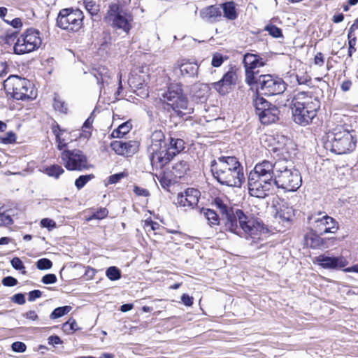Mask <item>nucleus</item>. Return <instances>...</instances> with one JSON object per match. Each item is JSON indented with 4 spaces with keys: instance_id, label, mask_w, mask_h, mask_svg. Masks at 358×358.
I'll list each match as a JSON object with an SVG mask.
<instances>
[{
    "instance_id": "nucleus-48",
    "label": "nucleus",
    "mask_w": 358,
    "mask_h": 358,
    "mask_svg": "<svg viewBox=\"0 0 358 358\" xmlns=\"http://www.w3.org/2000/svg\"><path fill=\"white\" fill-rule=\"evenodd\" d=\"M41 225L42 227L48 228L49 230H52L56 227L55 222L49 218L42 219L41 221Z\"/></svg>"
},
{
    "instance_id": "nucleus-5",
    "label": "nucleus",
    "mask_w": 358,
    "mask_h": 358,
    "mask_svg": "<svg viewBox=\"0 0 358 358\" xmlns=\"http://www.w3.org/2000/svg\"><path fill=\"white\" fill-rule=\"evenodd\" d=\"M272 182L273 185L286 192H295L301 185L302 179L299 171L294 169L291 161L279 159L271 162Z\"/></svg>"
},
{
    "instance_id": "nucleus-2",
    "label": "nucleus",
    "mask_w": 358,
    "mask_h": 358,
    "mask_svg": "<svg viewBox=\"0 0 358 358\" xmlns=\"http://www.w3.org/2000/svg\"><path fill=\"white\" fill-rule=\"evenodd\" d=\"M216 203L223 215H225L226 229L238 236H243L247 240H251V245L261 240L265 231L262 222L251 215H245L239 209L234 213L221 201Z\"/></svg>"
},
{
    "instance_id": "nucleus-11",
    "label": "nucleus",
    "mask_w": 358,
    "mask_h": 358,
    "mask_svg": "<svg viewBox=\"0 0 358 358\" xmlns=\"http://www.w3.org/2000/svg\"><path fill=\"white\" fill-rule=\"evenodd\" d=\"M84 15L79 9H62L57 17V25L69 31H78L83 25Z\"/></svg>"
},
{
    "instance_id": "nucleus-39",
    "label": "nucleus",
    "mask_w": 358,
    "mask_h": 358,
    "mask_svg": "<svg viewBox=\"0 0 358 358\" xmlns=\"http://www.w3.org/2000/svg\"><path fill=\"white\" fill-rule=\"evenodd\" d=\"M106 275L110 280H117L121 278L120 270L115 266H110L106 270Z\"/></svg>"
},
{
    "instance_id": "nucleus-18",
    "label": "nucleus",
    "mask_w": 358,
    "mask_h": 358,
    "mask_svg": "<svg viewBox=\"0 0 358 358\" xmlns=\"http://www.w3.org/2000/svg\"><path fill=\"white\" fill-rule=\"evenodd\" d=\"M150 155V159L152 166L154 167L162 168L167 164L174 157V153L171 152L166 144L152 151L148 150Z\"/></svg>"
},
{
    "instance_id": "nucleus-52",
    "label": "nucleus",
    "mask_w": 358,
    "mask_h": 358,
    "mask_svg": "<svg viewBox=\"0 0 358 358\" xmlns=\"http://www.w3.org/2000/svg\"><path fill=\"white\" fill-rule=\"evenodd\" d=\"M13 223L11 217L5 213L0 212V226L9 225Z\"/></svg>"
},
{
    "instance_id": "nucleus-3",
    "label": "nucleus",
    "mask_w": 358,
    "mask_h": 358,
    "mask_svg": "<svg viewBox=\"0 0 358 358\" xmlns=\"http://www.w3.org/2000/svg\"><path fill=\"white\" fill-rule=\"evenodd\" d=\"M210 168L214 178L222 185L240 187L245 180L243 168L235 157H220L211 162Z\"/></svg>"
},
{
    "instance_id": "nucleus-8",
    "label": "nucleus",
    "mask_w": 358,
    "mask_h": 358,
    "mask_svg": "<svg viewBox=\"0 0 358 358\" xmlns=\"http://www.w3.org/2000/svg\"><path fill=\"white\" fill-rule=\"evenodd\" d=\"M131 0H117L109 4L104 17L106 22L113 28L121 29L128 34L131 29L133 15L129 10Z\"/></svg>"
},
{
    "instance_id": "nucleus-26",
    "label": "nucleus",
    "mask_w": 358,
    "mask_h": 358,
    "mask_svg": "<svg viewBox=\"0 0 358 358\" xmlns=\"http://www.w3.org/2000/svg\"><path fill=\"white\" fill-rule=\"evenodd\" d=\"M94 77L97 80L98 84L101 85L100 89L106 84L109 85L111 79V73L106 66H99L94 70Z\"/></svg>"
},
{
    "instance_id": "nucleus-46",
    "label": "nucleus",
    "mask_w": 358,
    "mask_h": 358,
    "mask_svg": "<svg viewBox=\"0 0 358 358\" xmlns=\"http://www.w3.org/2000/svg\"><path fill=\"white\" fill-rule=\"evenodd\" d=\"M16 136L13 131L8 132L4 137L1 138V142L3 144H10L15 142Z\"/></svg>"
},
{
    "instance_id": "nucleus-4",
    "label": "nucleus",
    "mask_w": 358,
    "mask_h": 358,
    "mask_svg": "<svg viewBox=\"0 0 358 358\" xmlns=\"http://www.w3.org/2000/svg\"><path fill=\"white\" fill-rule=\"evenodd\" d=\"M318 98L308 92H298L292 100V115L293 121L301 126H306L312 122L320 109Z\"/></svg>"
},
{
    "instance_id": "nucleus-61",
    "label": "nucleus",
    "mask_w": 358,
    "mask_h": 358,
    "mask_svg": "<svg viewBox=\"0 0 358 358\" xmlns=\"http://www.w3.org/2000/svg\"><path fill=\"white\" fill-rule=\"evenodd\" d=\"M193 297L187 294H183L181 296L182 303L187 306H191L193 304Z\"/></svg>"
},
{
    "instance_id": "nucleus-54",
    "label": "nucleus",
    "mask_w": 358,
    "mask_h": 358,
    "mask_svg": "<svg viewBox=\"0 0 358 358\" xmlns=\"http://www.w3.org/2000/svg\"><path fill=\"white\" fill-rule=\"evenodd\" d=\"M145 227L148 231H156L159 229L160 225L156 222L149 220L145 221Z\"/></svg>"
},
{
    "instance_id": "nucleus-42",
    "label": "nucleus",
    "mask_w": 358,
    "mask_h": 358,
    "mask_svg": "<svg viewBox=\"0 0 358 358\" xmlns=\"http://www.w3.org/2000/svg\"><path fill=\"white\" fill-rule=\"evenodd\" d=\"M52 266V262L47 258H42L36 262V267L39 270H48Z\"/></svg>"
},
{
    "instance_id": "nucleus-28",
    "label": "nucleus",
    "mask_w": 358,
    "mask_h": 358,
    "mask_svg": "<svg viewBox=\"0 0 358 358\" xmlns=\"http://www.w3.org/2000/svg\"><path fill=\"white\" fill-rule=\"evenodd\" d=\"M164 138L165 136L162 130H155L150 136L151 144L148 150L155 151V150H156L158 148L164 145V144H166Z\"/></svg>"
},
{
    "instance_id": "nucleus-14",
    "label": "nucleus",
    "mask_w": 358,
    "mask_h": 358,
    "mask_svg": "<svg viewBox=\"0 0 358 358\" xmlns=\"http://www.w3.org/2000/svg\"><path fill=\"white\" fill-rule=\"evenodd\" d=\"M255 85L259 92L267 96L280 94L285 91L287 86L282 79L269 74L259 76Z\"/></svg>"
},
{
    "instance_id": "nucleus-31",
    "label": "nucleus",
    "mask_w": 358,
    "mask_h": 358,
    "mask_svg": "<svg viewBox=\"0 0 358 358\" xmlns=\"http://www.w3.org/2000/svg\"><path fill=\"white\" fill-rule=\"evenodd\" d=\"M171 152L174 153V156L180 153L185 148V142L180 138H171L169 145L167 147Z\"/></svg>"
},
{
    "instance_id": "nucleus-47",
    "label": "nucleus",
    "mask_w": 358,
    "mask_h": 358,
    "mask_svg": "<svg viewBox=\"0 0 358 358\" xmlns=\"http://www.w3.org/2000/svg\"><path fill=\"white\" fill-rule=\"evenodd\" d=\"M296 80L299 85H310L311 84V78L307 73H303L301 76H296Z\"/></svg>"
},
{
    "instance_id": "nucleus-32",
    "label": "nucleus",
    "mask_w": 358,
    "mask_h": 358,
    "mask_svg": "<svg viewBox=\"0 0 358 358\" xmlns=\"http://www.w3.org/2000/svg\"><path fill=\"white\" fill-rule=\"evenodd\" d=\"M224 15L229 20H235L237 17L235 4L233 1L226 2L222 4Z\"/></svg>"
},
{
    "instance_id": "nucleus-41",
    "label": "nucleus",
    "mask_w": 358,
    "mask_h": 358,
    "mask_svg": "<svg viewBox=\"0 0 358 358\" xmlns=\"http://www.w3.org/2000/svg\"><path fill=\"white\" fill-rule=\"evenodd\" d=\"M108 214V210L106 208H101L96 212H94L90 217H89L87 220L90 221L93 219L101 220L106 217H107Z\"/></svg>"
},
{
    "instance_id": "nucleus-7",
    "label": "nucleus",
    "mask_w": 358,
    "mask_h": 358,
    "mask_svg": "<svg viewBox=\"0 0 358 358\" xmlns=\"http://www.w3.org/2000/svg\"><path fill=\"white\" fill-rule=\"evenodd\" d=\"M357 138L355 130L345 125H338L327 133L324 148L337 155L352 152L356 146Z\"/></svg>"
},
{
    "instance_id": "nucleus-21",
    "label": "nucleus",
    "mask_w": 358,
    "mask_h": 358,
    "mask_svg": "<svg viewBox=\"0 0 358 358\" xmlns=\"http://www.w3.org/2000/svg\"><path fill=\"white\" fill-rule=\"evenodd\" d=\"M237 75L232 69H229L218 82L214 83L213 87L221 94H225L229 92L233 85H236Z\"/></svg>"
},
{
    "instance_id": "nucleus-60",
    "label": "nucleus",
    "mask_w": 358,
    "mask_h": 358,
    "mask_svg": "<svg viewBox=\"0 0 358 358\" xmlns=\"http://www.w3.org/2000/svg\"><path fill=\"white\" fill-rule=\"evenodd\" d=\"M41 295H42V292L38 289H35V290L31 291L29 293L28 300L29 301H34L36 299L40 298L41 296Z\"/></svg>"
},
{
    "instance_id": "nucleus-55",
    "label": "nucleus",
    "mask_w": 358,
    "mask_h": 358,
    "mask_svg": "<svg viewBox=\"0 0 358 358\" xmlns=\"http://www.w3.org/2000/svg\"><path fill=\"white\" fill-rule=\"evenodd\" d=\"M124 177V173H119L111 175L108 178V184H115V183L118 182Z\"/></svg>"
},
{
    "instance_id": "nucleus-34",
    "label": "nucleus",
    "mask_w": 358,
    "mask_h": 358,
    "mask_svg": "<svg viewBox=\"0 0 358 358\" xmlns=\"http://www.w3.org/2000/svg\"><path fill=\"white\" fill-rule=\"evenodd\" d=\"M45 172L47 175H48L50 177L58 178L60 176V175H62L64 172V170L61 166L54 164L47 167L45 170Z\"/></svg>"
},
{
    "instance_id": "nucleus-44",
    "label": "nucleus",
    "mask_w": 358,
    "mask_h": 358,
    "mask_svg": "<svg viewBox=\"0 0 358 358\" xmlns=\"http://www.w3.org/2000/svg\"><path fill=\"white\" fill-rule=\"evenodd\" d=\"M173 169L179 174H182L183 173H185L187 170L189 169V166L187 163L185 161H180L178 163H176L173 166Z\"/></svg>"
},
{
    "instance_id": "nucleus-35",
    "label": "nucleus",
    "mask_w": 358,
    "mask_h": 358,
    "mask_svg": "<svg viewBox=\"0 0 358 358\" xmlns=\"http://www.w3.org/2000/svg\"><path fill=\"white\" fill-rule=\"evenodd\" d=\"M71 309L72 308L70 306L58 307L52 312L50 317L51 319H57L61 317L63 315L69 313L71 310Z\"/></svg>"
},
{
    "instance_id": "nucleus-57",
    "label": "nucleus",
    "mask_w": 358,
    "mask_h": 358,
    "mask_svg": "<svg viewBox=\"0 0 358 358\" xmlns=\"http://www.w3.org/2000/svg\"><path fill=\"white\" fill-rule=\"evenodd\" d=\"M134 192L138 196L147 197L150 195L149 191L145 188L134 186Z\"/></svg>"
},
{
    "instance_id": "nucleus-10",
    "label": "nucleus",
    "mask_w": 358,
    "mask_h": 358,
    "mask_svg": "<svg viewBox=\"0 0 358 358\" xmlns=\"http://www.w3.org/2000/svg\"><path fill=\"white\" fill-rule=\"evenodd\" d=\"M5 86L11 91L15 99H32L36 96V92L31 82L17 76L9 77L5 82Z\"/></svg>"
},
{
    "instance_id": "nucleus-37",
    "label": "nucleus",
    "mask_w": 358,
    "mask_h": 358,
    "mask_svg": "<svg viewBox=\"0 0 358 358\" xmlns=\"http://www.w3.org/2000/svg\"><path fill=\"white\" fill-rule=\"evenodd\" d=\"M53 107L56 110L63 113H67V106L65 102L60 99V97L55 94L54 97Z\"/></svg>"
},
{
    "instance_id": "nucleus-27",
    "label": "nucleus",
    "mask_w": 358,
    "mask_h": 358,
    "mask_svg": "<svg viewBox=\"0 0 358 358\" xmlns=\"http://www.w3.org/2000/svg\"><path fill=\"white\" fill-rule=\"evenodd\" d=\"M52 132L56 136L57 148L60 150H63L67 145L69 140L66 136L69 134H66V130L61 129L58 124L52 128Z\"/></svg>"
},
{
    "instance_id": "nucleus-6",
    "label": "nucleus",
    "mask_w": 358,
    "mask_h": 358,
    "mask_svg": "<svg viewBox=\"0 0 358 358\" xmlns=\"http://www.w3.org/2000/svg\"><path fill=\"white\" fill-rule=\"evenodd\" d=\"M271 162L264 160L258 163L248 176V189L251 196L264 198L273 186Z\"/></svg>"
},
{
    "instance_id": "nucleus-25",
    "label": "nucleus",
    "mask_w": 358,
    "mask_h": 358,
    "mask_svg": "<svg viewBox=\"0 0 358 358\" xmlns=\"http://www.w3.org/2000/svg\"><path fill=\"white\" fill-rule=\"evenodd\" d=\"M201 17L208 22H215L222 16V12L216 6H208L200 11Z\"/></svg>"
},
{
    "instance_id": "nucleus-38",
    "label": "nucleus",
    "mask_w": 358,
    "mask_h": 358,
    "mask_svg": "<svg viewBox=\"0 0 358 358\" xmlns=\"http://www.w3.org/2000/svg\"><path fill=\"white\" fill-rule=\"evenodd\" d=\"M94 175H83L79 176L75 181V185L78 189H82L90 180L94 178Z\"/></svg>"
},
{
    "instance_id": "nucleus-62",
    "label": "nucleus",
    "mask_w": 358,
    "mask_h": 358,
    "mask_svg": "<svg viewBox=\"0 0 358 358\" xmlns=\"http://www.w3.org/2000/svg\"><path fill=\"white\" fill-rule=\"evenodd\" d=\"M48 344L55 346V345L61 344L62 340L58 336H50L48 338Z\"/></svg>"
},
{
    "instance_id": "nucleus-9",
    "label": "nucleus",
    "mask_w": 358,
    "mask_h": 358,
    "mask_svg": "<svg viewBox=\"0 0 358 358\" xmlns=\"http://www.w3.org/2000/svg\"><path fill=\"white\" fill-rule=\"evenodd\" d=\"M160 99L166 106L165 108L168 111L171 110L174 115L180 117L189 115L194 112V108L178 85L170 86L166 92L162 94Z\"/></svg>"
},
{
    "instance_id": "nucleus-19",
    "label": "nucleus",
    "mask_w": 358,
    "mask_h": 358,
    "mask_svg": "<svg viewBox=\"0 0 358 358\" xmlns=\"http://www.w3.org/2000/svg\"><path fill=\"white\" fill-rule=\"evenodd\" d=\"M315 262L324 268L341 269L348 264V262L343 257H329L321 255L315 258Z\"/></svg>"
},
{
    "instance_id": "nucleus-17",
    "label": "nucleus",
    "mask_w": 358,
    "mask_h": 358,
    "mask_svg": "<svg viewBox=\"0 0 358 358\" xmlns=\"http://www.w3.org/2000/svg\"><path fill=\"white\" fill-rule=\"evenodd\" d=\"M313 227L314 231L320 235H324L328 233L335 234L339 229L338 222L327 215L315 218Z\"/></svg>"
},
{
    "instance_id": "nucleus-22",
    "label": "nucleus",
    "mask_w": 358,
    "mask_h": 358,
    "mask_svg": "<svg viewBox=\"0 0 358 358\" xmlns=\"http://www.w3.org/2000/svg\"><path fill=\"white\" fill-rule=\"evenodd\" d=\"M110 147L116 154L129 157L138 151V144L132 141H114L110 143Z\"/></svg>"
},
{
    "instance_id": "nucleus-64",
    "label": "nucleus",
    "mask_w": 358,
    "mask_h": 358,
    "mask_svg": "<svg viewBox=\"0 0 358 358\" xmlns=\"http://www.w3.org/2000/svg\"><path fill=\"white\" fill-rule=\"evenodd\" d=\"M8 24H11L15 28H19L22 26V22L21 19L15 18L12 21L9 22L8 20H5Z\"/></svg>"
},
{
    "instance_id": "nucleus-23",
    "label": "nucleus",
    "mask_w": 358,
    "mask_h": 358,
    "mask_svg": "<svg viewBox=\"0 0 358 358\" xmlns=\"http://www.w3.org/2000/svg\"><path fill=\"white\" fill-rule=\"evenodd\" d=\"M175 69H178L182 76L194 77L198 73L199 66L196 62H190L182 59L177 62Z\"/></svg>"
},
{
    "instance_id": "nucleus-29",
    "label": "nucleus",
    "mask_w": 358,
    "mask_h": 358,
    "mask_svg": "<svg viewBox=\"0 0 358 358\" xmlns=\"http://www.w3.org/2000/svg\"><path fill=\"white\" fill-rule=\"evenodd\" d=\"M320 234L315 231L310 233L305 236V241L307 245L312 248H317L322 245V240Z\"/></svg>"
},
{
    "instance_id": "nucleus-24",
    "label": "nucleus",
    "mask_w": 358,
    "mask_h": 358,
    "mask_svg": "<svg viewBox=\"0 0 358 358\" xmlns=\"http://www.w3.org/2000/svg\"><path fill=\"white\" fill-rule=\"evenodd\" d=\"M294 217V210L287 203L282 202L279 205L277 209L276 218H278L281 222L289 223Z\"/></svg>"
},
{
    "instance_id": "nucleus-63",
    "label": "nucleus",
    "mask_w": 358,
    "mask_h": 358,
    "mask_svg": "<svg viewBox=\"0 0 358 358\" xmlns=\"http://www.w3.org/2000/svg\"><path fill=\"white\" fill-rule=\"evenodd\" d=\"M22 316L30 320H36L38 319V315L34 310H29L28 312L24 313Z\"/></svg>"
},
{
    "instance_id": "nucleus-1",
    "label": "nucleus",
    "mask_w": 358,
    "mask_h": 358,
    "mask_svg": "<svg viewBox=\"0 0 358 358\" xmlns=\"http://www.w3.org/2000/svg\"><path fill=\"white\" fill-rule=\"evenodd\" d=\"M216 203L223 215H225L226 229L238 236H243L247 240H251V245L261 240L265 231L262 222L251 215H245L239 209L234 213L221 201Z\"/></svg>"
},
{
    "instance_id": "nucleus-30",
    "label": "nucleus",
    "mask_w": 358,
    "mask_h": 358,
    "mask_svg": "<svg viewBox=\"0 0 358 358\" xmlns=\"http://www.w3.org/2000/svg\"><path fill=\"white\" fill-rule=\"evenodd\" d=\"M201 213L207 220L208 223L210 227L218 225L220 224L219 217L215 210L209 208H203Z\"/></svg>"
},
{
    "instance_id": "nucleus-51",
    "label": "nucleus",
    "mask_w": 358,
    "mask_h": 358,
    "mask_svg": "<svg viewBox=\"0 0 358 358\" xmlns=\"http://www.w3.org/2000/svg\"><path fill=\"white\" fill-rule=\"evenodd\" d=\"M41 282L44 284H53L57 282V276L55 274L49 273L43 276Z\"/></svg>"
},
{
    "instance_id": "nucleus-53",
    "label": "nucleus",
    "mask_w": 358,
    "mask_h": 358,
    "mask_svg": "<svg viewBox=\"0 0 358 358\" xmlns=\"http://www.w3.org/2000/svg\"><path fill=\"white\" fill-rule=\"evenodd\" d=\"M2 284L6 287H13L17 284V280L12 276H7L3 278Z\"/></svg>"
},
{
    "instance_id": "nucleus-16",
    "label": "nucleus",
    "mask_w": 358,
    "mask_h": 358,
    "mask_svg": "<svg viewBox=\"0 0 358 358\" xmlns=\"http://www.w3.org/2000/svg\"><path fill=\"white\" fill-rule=\"evenodd\" d=\"M245 72V82L250 86H254L259 78V68L265 65L263 59L258 55L247 53L243 57Z\"/></svg>"
},
{
    "instance_id": "nucleus-15",
    "label": "nucleus",
    "mask_w": 358,
    "mask_h": 358,
    "mask_svg": "<svg viewBox=\"0 0 358 358\" xmlns=\"http://www.w3.org/2000/svg\"><path fill=\"white\" fill-rule=\"evenodd\" d=\"M255 113L264 124H269L278 120L279 109L263 97L257 96L254 101Z\"/></svg>"
},
{
    "instance_id": "nucleus-49",
    "label": "nucleus",
    "mask_w": 358,
    "mask_h": 358,
    "mask_svg": "<svg viewBox=\"0 0 358 358\" xmlns=\"http://www.w3.org/2000/svg\"><path fill=\"white\" fill-rule=\"evenodd\" d=\"M12 350L16 352H24L27 349L26 345L22 342H14L12 344Z\"/></svg>"
},
{
    "instance_id": "nucleus-45",
    "label": "nucleus",
    "mask_w": 358,
    "mask_h": 358,
    "mask_svg": "<svg viewBox=\"0 0 358 358\" xmlns=\"http://www.w3.org/2000/svg\"><path fill=\"white\" fill-rule=\"evenodd\" d=\"M348 56L352 57V54L356 52L357 38L355 36H348Z\"/></svg>"
},
{
    "instance_id": "nucleus-20",
    "label": "nucleus",
    "mask_w": 358,
    "mask_h": 358,
    "mask_svg": "<svg viewBox=\"0 0 358 358\" xmlns=\"http://www.w3.org/2000/svg\"><path fill=\"white\" fill-rule=\"evenodd\" d=\"M200 192L194 188H188L184 192L179 193L176 203L182 207H194L197 205Z\"/></svg>"
},
{
    "instance_id": "nucleus-58",
    "label": "nucleus",
    "mask_w": 358,
    "mask_h": 358,
    "mask_svg": "<svg viewBox=\"0 0 358 358\" xmlns=\"http://www.w3.org/2000/svg\"><path fill=\"white\" fill-rule=\"evenodd\" d=\"M12 301L20 305H23L25 303L26 301L24 295L21 293L16 294L14 296H13Z\"/></svg>"
},
{
    "instance_id": "nucleus-13",
    "label": "nucleus",
    "mask_w": 358,
    "mask_h": 358,
    "mask_svg": "<svg viewBox=\"0 0 358 358\" xmlns=\"http://www.w3.org/2000/svg\"><path fill=\"white\" fill-rule=\"evenodd\" d=\"M60 157L62 164L69 171H82L90 166L86 155L78 149L64 150Z\"/></svg>"
},
{
    "instance_id": "nucleus-56",
    "label": "nucleus",
    "mask_w": 358,
    "mask_h": 358,
    "mask_svg": "<svg viewBox=\"0 0 358 358\" xmlns=\"http://www.w3.org/2000/svg\"><path fill=\"white\" fill-rule=\"evenodd\" d=\"M10 263L12 266L16 270H22L25 268L22 260L18 257L13 258Z\"/></svg>"
},
{
    "instance_id": "nucleus-40",
    "label": "nucleus",
    "mask_w": 358,
    "mask_h": 358,
    "mask_svg": "<svg viewBox=\"0 0 358 358\" xmlns=\"http://www.w3.org/2000/svg\"><path fill=\"white\" fill-rule=\"evenodd\" d=\"M64 331L69 334L78 329L76 321L74 319H69L66 322L63 324Z\"/></svg>"
},
{
    "instance_id": "nucleus-36",
    "label": "nucleus",
    "mask_w": 358,
    "mask_h": 358,
    "mask_svg": "<svg viewBox=\"0 0 358 358\" xmlns=\"http://www.w3.org/2000/svg\"><path fill=\"white\" fill-rule=\"evenodd\" d=\"M85 7L86 10L92 15H96L99 11V5L93 0H85Z\"/></svg>"
},
{
    "instance_id": "nucleus-59",
    "label": "nucleus",
    "mask_w": 358,
    "mask_h": 358,
    "mask_svg": "<svg viewBox=\"0 0 358 358\" xmlns=\"http://www.w3.org/2000/svg\"><path fill=\"white\" fill-rule=\"evenodd\" d=\"M324 62V55L322 52H317L314 58V64L315 66H317L319 67H321L323 66Z\"/></svg>"
},
{
    "instance_id": "nucleus-43",
    "label": "nucleus",
    "mask_w": 358,
    "mask_h": 358,
    "mask_svg": "<svg viewBox=\"0 0 358 358\" xmlns=\"http://www.w3.org/2000/svg\"><path fill=\"white\" fill-rule=\"evenodd\" d=\"M265 30L268 32V34L275 38H280L282 36V30L273 24H268L265 27Z\"/></svg>"
},
{
    "instance_id": "nucleus-12",
    "label": "nucleus",
    "mask_w": 358,
    "mask_h": 358,
    "mask_svg": "<svg viewBox=\"0 0 358 358\" xmlns=\"http://www.w3.org/2000/svg\"><path fill=\"white\" fill-rule=\"evenodd\" d=\"M42 43L40 32L37 29H28L17 40L14 45V52L23 55L38 49Z\"/></svg>"
},
{
    "instance_id": "nucleus-50",
    "label": "nucleus",
    "mask_w": 358,
    "mask_h": 358,
    "mask_svg": "<svg viewBox=\"0 0 358 358\" xmlns=\"http://www.w3.org/2000/svg\"><path fill=\"white\" fill-rule=\"evenodd\" d=\"M224 62V59L222 55L219 53L214 54L213 56L211 64L214 67L220 66Z\"/></svg>"
},
{
    "instance_id": "nucleus-33",
    "label": "nucleus",
    "mask_w": 358,
    "mask_h": 358,
    "mask_svg": "<svg viewBox=\"0 0 358 358\" xmlns=\"http://www.w3.org/2000/svg\"><path fill=\"white\" fill-rule=\"evenodd\" d=\"M131 129V124L129 122H124L120 125L116 129L112 132V136L114 138H122L124 135L129 132Z\"/></svg>"
}]
</instances>
